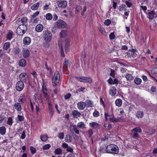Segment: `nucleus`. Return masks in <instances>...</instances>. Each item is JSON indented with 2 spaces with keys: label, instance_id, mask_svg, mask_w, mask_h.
<instances>
[{
  "label": "nucleus",
  "instance_id": "obj_1",
  "mask_svg": "<svg viewBox=\"0 0 157 157\" xmlns=\"http://www.w3.org/2000/svg\"><path fill=\"white\" fill-rule=\"evenodd\" d=\"M106 151L108 153L117 154L119 152L118 147L114 144L108 145L105 148Z\"/></svg>",
  "mask_w": 157,
  "mask_h": 157
},
{
  "label": "nucleus",
  "instance_id": "obj_2",
  "mask_svg": "<svg viewBox=\"0 0 157 157\" xmlns=\"http://www.w3.org/2000/svg\"><path fill=\"white\" fill-rule=\"evenodd\" d=\"M43 37L44 40L47 43L50 42L52 38V34L51 32L46 30L43 31Z\"/></svg>",
  "mask_w": 157,
  "mask_h": 157
},
{
  "label": "nucleus",
  "instance_id": "obj_3",
  "mask_svg": "<svg viewBox=\"0 0 157 157\" xmlns=\"http://www.w3.org/2000/svg\"><path fill=\"white\" fill-rule=\"evenodd\" d=\"M27 27L24 24L20 25L17 29V34L19 35H23L25 33Z\"/></svg>",
  "mask_w": 157,
  "mask_h": 157
},
{
  "label": "nucleus",
  "instance_id": "obj_4",
  "mask_svg": "<svg viewBox=\"0 0 157 157\" xmlns=\"http://www.w3.org/2000/svg\"><path fill=\"white\" fill-rule=\"evenodd\" d=\"M60 75L58 71H56L54 74L52 79V83L54 86H56L58 83Z\"/></svg>",
  "mask_w": 157,
  "mask_h": 157
},
{
  "label": "nucleus",
  "instance_id": "obj_5",
  "mask_svg": "<svg viewBox=\"0 0 157 157\" xmlns=\"http://www.w3.org/2000/svg\"><path fill=\"white\" fill-rule=\"evenodd\" d=\"M75 78L81 82H86L89 83H91L92 82V79L90 77L82 76L75 77Z\"/></svg>",
  "mask_w": 157,
  "mask_h": 157
},
{
  "label": "nucleus",
  "instance_id": "obj_6",
  "mask_svg": "<svg viewBox=\"0 0 157 157\" xmlns=\"http://www.w3.org/2000/svg\"><path fill=\"white\" fill-rule=\"evenodd\" d=\"M66 22L62 20L58 21L55 24V26L59 28H63L66 26Z\"/></svg>",
  "mask_w": 157,
  "mask_h": 157
},
{
  "label": "nucleus",
  "instance_id": "obj_7",
  "mask_svg": "<svg viewBox=\"0 0 157 157\" xmlns=\"http://www.w3.org/2000/svg\"><path fill=\"white\" fill-rule=\"evenodd\" d=\"M24 87V85L23 82L21 81L17 82L16 84V90L20 91H21Z\"/></svg>",
  "mask_w": 157,
  "mask_h": 157
},
{
  "label": "nucleus",
  "instance_id": "obj_8",
  "mask_svg": "<svg viewBox=\"0 0 157 157\" xmlns=\"http://www.w3.org/2000/svg\"><path fill=\"white\" fill-rule=\"evenodd\" d=\"M77 127L76 125L70 124V130L72 132H74L77 134H79V132L78 130Z\"/></svg>",
  "mask_w": 157,
  "mask_h": 157
},
{
  "label": "nucleus",
  "instance_id": "obj_9",
  "mask_svg": "<svg viewBox=\"0 0 157 157\" xmlns=\"http://www.w3.org/2000/svg\"><path fill=\"white\" fill-rule=\"evenodd\" d=\"M86 107L85 102L80 101L77 103L78 108L80 110L84 109Z\"/></svg>",
  "mask_w": 157,
  "mask_h": 157
},
{
  "label": "nucleus",
  "instance_id": "obj_10",
  "mask_svg": "<svg viewBox=\"0 0 157 157\" xmlns=\"http://www.w3.org/2000/svg\"><path fill=\"white\" fill-rule=\"evenodd\" d=\"M72 114L73 117L75 118H77L80 117L81 115L80 112L76 110H72Z\"/></svg>",
  "mask_w": 157,
  "mask_h": 157
},
{
  "label": "nucleus",
  "instance_id": "obj_11",
  "mask_svg": "<svg viewBox=\"0 0 157 157\" xmlns=\"http://www.w3.org/2000/svg\"><path fill=\"white\" fill-rule=\"evenodd\" d=\"M31 40L29 37H25L23 39V44L26 45H29L31 43Z\"/></svg>",
  "mask_w": 157,
  "mask_h": 157
},
{
  "label": "nucleus",
  "instance_id": "obj_12",
  "mask_svg": "<svg viewBox=\"0 0 157 157\" xmlns=\"http://www.w3.org/2000/svg\"><path fill=\"white\" fill-rule=\"evenodd\" d=\"M44 29L43 25L41 24L37 25L35 27V31L38 33L41 32Z\"/></svg>",
  "mask_w": 157,
  "mask_h": 157
},
{
  "label": "nucleus",
  "instance_id": "obj_13",
  "mask_svg": "<svg viewBox=\"0 0 157 157\" xmlns=\"http://www.w3.org/2000/svg\"><path fill=\"white\" fill-rule=\"evenodd\" d=\"M90 126L93 128L97 129L99 126V124L97 122H92L89 123Z\"/></svg>",
  "mask_w": 157,
  "mask_h": 157
},
{
  "label": "nucleus",
  "instance_id": "obj_14",
  "mask_svg": "<svg viewBox=\"0 0 157 157\" xmlns=\"http://www.w3.org/2000/svg\"><path fill=\"white\" fill-rule=\"evenodd\" d=\"M86 126L85 124H84L83 122L82 121L78 122L77 125V126L78 128L82 129H86Z\"/></svg>",
  "mask_w": 157,
  "mask_h": 157
},
{
  "label": "nucleus",
  "instance_id": "obj_15",
  "mask_svg": "<svg viewBox=\"0 0 157 157\" xmlns=\"http://www.w3.org/2000/svg\"><path fill=\"white\" fill-rule=\"evenodd\" d=\"M136 117L138 118H141L143 117L144 113L143 111H138L136 113Z\"/></svg>",
  "mask_w": 157,
  "mask_h": 157
},
{
  "label": "nucleus",
  "instance_id": "obj_16",
  "mask_svg": "<svg viewBox=\"0 0 157 157\" xmlns=\"http://www.w3.org/2000/svg\"><path fill=\"white\" fill-rule=\"evenodd\" d=\"M67 5V2L66 1L61 0L59 2V6L62 8H64Z\"/></svg>",
  "mask_w": 157,
  "mask_h": 157
},
{
  "label": "nucleus",
  "instance_id": "obj_17",
  "mask_svg": "<svg viewBox=\"0 0 157 157\" xmlns=\"http://www.w3.org/2000/svg\"><path fill=\"white\" fill-rule=\"evenodd\" d=\"M128 54L129 57L133 58H135L136 55L135 51L133 50L129 51L128 52Z\"/></svg>",
  "mask_w": 157,
  "mask_h": 157
},
{
  "label": "nucleus",
  "instance_id": "obj_18",
  "mask_svg": "<svg viewBox=\"0 0 157 157\" xmlns=\"http://www.w3.org/2000/svg\"><path fill=\"white\" fill-rule=\"evenodd\" d=\"M25 100V94H21L19 96L18 99V101L19 102H24V101Z\"/></svg>",
  "mask_w": 157,
  "mask_h": 157
},
{
  "label": "nucleus",
  "instance_id": "obj_19",
  "mask_svg": "<svg viewBox=\"0 0 157 157\" xmlns=\"http://www.w3.org/2000/svg\"><path fill=\"white\" fill-rule=\"evenodd\" d=\"M15 109L18 111H20L21 110V106L19 102H17L14 105Z\"/></svg>",
  "mask_w": 157,
  "mask_h": 157
},
{
  "label": "nucleus",
  "instance_id": "obj_20",
  "mask_svg": "<svg viewBox=\"0 0 157 157\" xmlns=\"http://www.w3.org/2000/svg\"><path fill=\"white\" fill-rule=\"evenodd\" d=\"M23 55L24 57H27L29 55V52L27 48H23Z\"/></svg>",
  "mask_w": 157,
  "mask_h": 157
},
{
  "label": "nucleus",
  "instance_id": "obj_21",
  "mask_svg": "<svg viewBox=\"0 0 157 157\" xmlns=\"http://www.w3.org/2000/svg\"><path fill=\"white\" fill-rule=\"evenodd\" d=\"M156 15V13L153 11H151L149 12L148 14L147 17L150 19H153L155 15Z\"/></svg>",
  "mask_w": 157,
  "mask_h": 157
},
{
  "label": "nucleus",
  "instance_id": "obj_22",
  "mask_svg": "<svg viewBox=\"0 0 157 157\" xmlns=\"http://www.w3.org/2000/svg\"><path fill=\"white\" fill-rule=\"evenodd\" d=\"M70 40L68 38L66 39L65 40V49L66 51H68L69 48Z\"/></svg>",
  "mask_w": 157,
  "mask_h": 157
},
{
  "label": "nucleus",
  "instance_id": "obj_23",
  "mask_svg": "<svg viewBox=\"0 0 157 157\" xmlns=\"http://www.w3.org/2000/svg\"><path fill=\"white\" fill-rule=\"evenodd\" d=\"M65 140L66 142L70 143L72 141V138L71 136L70 135H67L65 137Z\"/></svg>",
  "mask_w": 157,
  "mask_h": 157
},
{
  "label": "nucleus",
  "instance_id": "obj_24",
  "mask_svg": "<svg viewBox=\"0 0 157 157\" xmlns=\"http://www.w3.org/2000/svg\"><path fill=\"white\" fill-rule=\"evenodd\" d=\"M85 103L86 107H91L93 106V102L90 100H87Z\"/></svg>",
  "mask_w": 157,
  "mask_h": 157
},
{
  "label": "nucleus",
  "instance_id": "obj_25",
  "mask_svg": "<svg viewBox=\"0 0 157 157\" xmlns=\"http://www.w3.org/2000/svg\"><path fill=\"white\" fill-rule=\"evenodd\" d=\"M13 34V33L12 31H9L8 32L6 36L7 39L10 40L12 38Z\"/></svg>",
  "mask_w": 157,
  "mask_h": 157
},
{
  "label": "nucleus",
  "instance_id": "obj_26",
  "mask_svg": "<svg viewBox=\"0 0 157 157\" xmlns=\"http://www.w3.org/2000/svg\"><path fill=\"white\" fill-rule=\"evenodd\" d=\"M98 29L101 33L103 36H105L106 35V33L105 29L100 26H98Z\"/></svg>",
  "mask_w": 157,
  "mask_h": 157
},
{
  "label": "nucleus",
  "instance_id": "obj_27",
  "mask_svg": "<svg viewBox=\"0 0 157 157\" xmlns=\"http://www.w3.org/2000/svg\"><path fill=\"white\" fill-rule=\"evenodd\" d=\"M109 93L112 96H114L116 94V89L115 87H112L110 90Z\"/></svg>",
  "mask_w": 157,
  "mask_h": 157
},
{
  "label": "nucleus",
  "instance_id": "obj_28",
  "mask_svg": "<svg viewBox=\"0 0 157 157\" xmlns=\"http://www.w3.org/2000/svg\"><path fill=\"white\" fill-rule=\"evenodd\" d=\"M48 138V136L46 134L41 135L40 136V139L43 141H46L47 140Z\"/></svg>",
  "mask_w": 157,
  "mask_h": 157
},
{
  "label": "nucleus",
  "instance_id": "obj_29",
  "mask_svg": "<svg viewBox=\"0 0 157 157\" xmlns=\"http://www.w3.org/2000/svg\"><path fill=\"white\" fill-rule=\"evenodd\" d=\"M6 132V128L5 126L0 127V134L2 135H4Z\"/></svg>",
  "mask_w": 157,
  "mask_h": 157
},
{
  "label": "nucleus",
  "instance_id": "obj_30",
  "mask_svg": "<svg viewBox=\"0 0 157 157\" xmlns=\"http://www.w3.org/2000/svg\"><path fill=\"white\" fill-rule=\"evenodd\" d=\"M39 3L37 2V3L34 4L31 7V9L33 10H37L39 6Z\"/></svg>",
  "mask_w": 157,
  "mask_h": 157
},
{
  "label": "nucleus",
  "instance_id": "obj_31",
  "mask_svg": "<svg viewBox=\"0 0 157 157\" xmlns=\"http://www.w3.org/2000/svg\"><path fill=\"white\" fill-rule=\"evenodd\" d=\"M135 83L137 85H140L142 82V80L141 79L138 78H135L134 80Z\"/></svg>",
  "mask_w": 157,
  "mask_h": 157
},
{
  "label": "nucleus",
  "instance_id": "obj_32",
  "mask_svg": "<svg viewBox=\"0 0 157 157\" xmlns=\"http://www.w3.org/2000/svg\"><path fill=\"white\" fill-rule=\"evenodd\" d=\"M127 80L128 81L132 80L134 79V77L132 75L128 73L125 76Z\"/></svg>",
  "mask_w": 157,
  "mask_h": 157
},
{
  "label": "nucleus",
  "instance_id": "obj_33",
  "mask_svg": "<svg viewBox=\"0 0 157 157\" xmlns=\"http://www.w3.org/2000/svg\"><path fill=\"white\" fill-rule=\"evenodd\" d=\"M19 65L20 66L24 67L26 64V61L24 59H21L19 61Z\"/></svg>",
  "mask_w": 157,
  "mask_h": 157
},
{
  "label": "nucleus",
  "instance_id": "obj_34",
  "mask_svg": "<svg viewBox=\"0 0 157 157\" xmlns=\"http://www.w3.org/2000/svg\"><path fill=\"white\" fill-rule=\"evenodd\" d=\"M115 104L118 107L120 106L122 104V101L120 99H117L115 101Z\"/></svg>",
  "mask_w": 157,
  "mask_h": 157
},
{
  "label": "nucleus",
  "instance_id": "obj_35",
  "mask_svg": "<svg viewBox=\"0 0 157 157\" xmlns=\"http://www.w3.org/2000/svg\"><path fill=\"white\" fill-rule=\"evenodd\" d=\"M118 9L120 11H125L126 10V6L123 4L119 6Z\"/></svg>",
  "mask_w": 157,
  "mask_h": 157
},
{
  "label": "nucleus",
  "instance_id": "obj_36",
  "mask_svg": "<svg viewBox=\"0 0 157 157\" xmlns=\"http://www.w3.org/2000/svg\"><path fill=\"white\" fill-rule=\"evenodd\" d=\"M54 152L55 154L57 155L61 154L62 153V150L60 148H58L55 150Z\"/></svg>",
  "mask_w": 157,
  "mask_h": 157
},
{
  "label": "nucleus",
  "instance_id": "obj_37",
  "mask_svg": "<svg viewBox=\"0 0 157 157\" xmlns=\"http://www.w3.org/2000/svg\"><path fill=\"white\" fill-rule=\"evenodd\" d=\"M10 47V44L8 42L5 43L3 45V49L5 50H7Z\"/></svg>",
  "mask_w": 157,
  "mask_h": 157
},
{
  "label": "nucleus",
  "instance_id": "obj_38",
  "mask_svg": "<svg viewBox=\"0 0 157 157\" xmlns=\"http://www.w3.org/2000/svg\"><path fill=\"white\" fill-rule=\"evenodd\" d=\"M42 91L44 96L46 98V100H48H48L49 99V96L47 92H45V90H44L43 89Z\"/></svg>",
  "mask_w": 157,
  "mask_h": 157
},
{
  "label": "nucleus",
  "instance_id": "obj_39",
  "mask_svg": "<svg viewBox=\"0 0 157 157\" xmlns=\"http://www.w3.org/2000/svg\"><path fill=\"white\" fill-rule=\"evenodd\" d=\"M141 129L139 127L135 128L131 130L132 132H141Z\"/></svg>",
  "mask_w": 157,
  "mask_h": 157
},
{
  "label": "nucleus",
  "instance_id": "obj_40",
  "mask_svg": "<svg viewBox=\"0 0 157 157\" xmlns=\"http://www.w3.org/2000/svg\"><path fill=\"white\" fill-rule=\"evenodd\" d=\"M45 17L47 20H50L52 19V16L51 13H49L46 15Z\"/></svg>",
  "mask_w": 157,
  "mask_h": 157
},
{
  "label": "nucleus",
  "instance_id": "obj_41",
  "mask_svg": "<svg viewBox=\"0 0 157 157\" xmlns=\"http://www.w3.org/2000/svg\"><path fill=\"white\" fill-rule=\"evenodd\" d=\"M7 124L10 125L11 126L13 124V119L11 117H9L8 118L7 121Z\"/></svg>",
  "mask_w": 157,
  "mask_h": 157
},
{
  "label": "nucleus",
  "instance_id": "obj_42",
  "mask_svg": "<svg viewBox=\"0 0 157 157\" xmlns=\"http://www.w3.org/2000/svg\"><path fill=\"white\" fill-rule=\"evenodd\" d=\"M66 33L65 31L62 30L60 33V37L62 38L65 37L66 36Z\"/></svg>",
  "mask_w": 157,
  "mask_h": 157
},
{
  "label": "nucleus",
  "instance_id": "obj_43",
  "mask_svg": "<svg viewBox=\"0 0 157 157\" xmlns=\"http://www.w3.org/2000/svg\"><path fill=\"white\" fill-rule=\"evenodd\" d=\"M51 145L49 144H47L43 146L42 148L44 150L48 149L51 147Z\"/></svg>",
  "mask_w": 157,
  "mask_h": 157
},
{
  "label": "nucleus",
  "instance_id": "obj_44",
  "mask_svg": "<svg viewBox=\"0 0 157 157\" xmlns=\"http://www.w3.org/2000/svg\"><path fill=\"white\" fill-rule=\"evenodd\" d=\"M116 37V36L114 32H113L110 34L109 35V39L111 40H112L113 39H114Z\"/></svg>",
  "mask_w": 157,
  "mask_h": 157
},
{
  "label": "nucleus",
  "instance_id": "obj_45",
  "mask_svg": "<svg viewBox=\"0 0 157 157\" xmlns=\"http://www.w3.org/2000/svg\"><path fill=\"white\" fill-rule=\"evenodd\" d=\"M48 109L49 113V114L51 117H52L53 114H54V111L53 110V108L52 107H48Z\"/></svg>",
  "mask_w": 157,
  "mask_h": 157
},
{
  "label": "nucleus",
  "instance_id": "obj_46",
  "mask_svg": "<svg viewBox=\"0 0 157 157\" xmlns=\"http://www.w3.org/2000/svg\"><path fill=\"white\" fill-rule=\"evenodd\" d=\"M64 137V134L63 132H60L58 135V138L61 140L63 139Z\"/></svg>",
  "mask_w": 157,
  "mask_h": 157
},
{
  "label": "nucleus",
  "instance_id": "obj_47",
  "mask_svg": "<svg viewBox=\"0 0 157 157\" xmlns=\"http://www.w3.org/2000/svg\"><path fill=\"white\" fill-rule=\"evenodd\" d=\"M21 21L23 24H24L27 22V19L26 17H23L21 18Z\"/></svg>",
  "mask_w": 157,
  "mask_h": 157
},
{
  "label": "nucleus",
  "instance_id": "obj_48",
  "mask_svg": "<svg viewBox=\"0 0 157 157\" xmlns=\"http://www.w3.org/2000/svg\"><path fill=\"white\" fill-rule=\"evenodd\" d=\"M13 51L14 54H17L20 51L19 48H15L13 49Z\"/></svg>",
  "mask_w": 157,
  "mask_h": 157
},
{
  "label": "nucleus",
  "instance_id": "obj_49",
  "mask_svg": "<svg viewBox=\"0 0 157 157\" xmlns=\"http://www.w3.org/2000/svg\"><path fill=\"white\" fill-rule=\"evenodd\" d=\"M31 153L32 154H34L36 152V149L33 147L31 146L30 147Z\"/></svg>",
  "mask_w": 157,
  "mask_h": 157
},
{
  "label": "nucleus",
  "instance_id": "obj_50",
  "mask_svg": "<svg viewBox=\"0 0 157 157\" xmlns=\"http://www.w3.org/2000/svg\"><path fill=\"white\" fill-rule=\"evenodd\" d=\"M109 117V120L112 122H114L115 118H114V115H110Z\"/></svg>",
  "mask_w": 157,
  "mask_h": 157
},
{
  "label": "nucleus",
  "instance_id": "obj_51",
  "mask_svg": "<svg viewBox=\"0 0 157 157\" xmlns=\"http://www.w3.org/2000/svg\"><path fill=\"white\" fill-rule=\"evenodd\" d=\"M111 22V21L109 19H107L104 22V24L107 26L109 25Z\"/></svg>",
  "mask_w": 157,
  "mask_h": 157
},
{
  "label": "nucleus",
  "instance_id": "obj_52",
  "mask_svg": "<svg viewBox=\"0 0 157 157\" xmlns=\"http://www.w3.org/2000/svg\"><path fill=\"white\" fill-rule=\"evenodd\" d=\"M59 46L60 48H63V40L62 39H60L58 41Z\"/></svg>",
  "mask_w": 157,
  "mask_h": 157
},
{
  "label": "nucleus",
  "instance_id": "obj_53",
  "mask_svg": "<svg viewBox=\"0 0 157 157\" xmlns=\"http://www.w3.org/2000/svg\"><path fill=\"white\" fill-rule=\"evenodd\" d=\"M93 132L92 130L91 129H90L88 130V134L90 137H91L93 134Z\"/></svg>",
  "mask_w": 157,
  "mask_h": 157
},
{
  "label": "nucleus",
  "instance_id": "obj_54",
  "mask_svg": "<svg viewBox=\"0 0 157 157\" xmlns=\"http://www.w3.org/2000/svg\"><path fill=\"white\" fill-rule=\"evenodd\" d=\"M17 118L18 120L20 121H23L24 118L23 116H20L19 115H18L17 116Z\"/></svg>",
  "mask_w": 157,
  "mask_h": 157
},
{
  "label": "nucleus",
  "instance_id": "obj_55",
  "mask_svg": "<svg viewBox=\"0 0 157 157\" xmlns=\"http://www.w3.org/2000/svg\"><path fill=\"white\" fill-rule=\"evenodd\" d=\"M99 113L98 111H95L93 113V115L94 117H97L99 115Z\"/></svg>",
  "mask_w": 157,
  "mask_h": 157
},
{
  "label": "nucleus",
  "instance_id": "obj_56",
  "mask_svg": "<svg viewBox=\"0 0 157 157\" xmlns=\"http://www.w3.org/2000/svg\"><path fill=\"white\" fill-rule=\"evenodd\" d=\"M151 74L153 75L157 74V69H151Z\"/></svg>",
  "mask_w": 157,
  "mask_h": 157
},
{
  "label": "nucleus",
  "instance_id": "obj_57",
  "mask_svg": "<svg viewBox=\"0 0 157 157\" xmlns=\"http://www.w3.org/2000/svg\"><path fill=\"white\" fill-rule=\"evenodd\" d=\"M5 119V117L4 116H2V115L0 114V124Z\"/></svg>",
  "mask_w": 157,
  "mask_h": 157
},
{
  "label": "nucleus",
  "instance_id": "obj_58",
  "mask_svg": "<svg viewBox=\"0 0 157 157\" xmlns=\"http://www.w3.org/2000/svg\"><path fill=\"white\" fill-rule=\"evenodd\" d=\"M25 131H24L22 132V134L21 136V138L22 139H23L25 138Z\"/></svg>",
  "mask_w": 157,
  "mask_h": 157
},
{
  "label": "nucleus",
  "instance_id": "obj_59",
  "mask_svg": "<svg viewBox=\"0 0 157 157\" xmlns=\"http://www.w3.org/2000/svg\"><path fill=\"white\" fill-rule=\"evenodd\" d=\"M138 136V134L137 133L134 132L133 133V135L132 137V138L134 139H136Z\"/></svg>",
  "mask_w": 157,
  "mask_h": 157
},
{
  "label": "nucleus",
  "instance_id": "obj_60",
  "mask_svg": "<svg viewBox=\"0 0 157 157\" xmlns=\"http://www.w3.org/2000/svg\"><path fill=\"white\" fill-rule=\"evenodd\" d=\"M39 12L38 11H37L35 13H34L32 15V17L33 18L35 17L36 16H37L38 14H39Z\"/></svg>",
  "mask_w": 157,
  "mask_h": 157
},
{
  "label": "nucleus",
  "instance_id": "obj_61",
  "mask_svg": "<svg viewBox=\"0 0 157 157\" xmlns=\"http://www.w3.org/2000/svg\"><path fill=\"white\" fill-rule=\"evenodd\" d=\"M49 9V5L48 4H46L43 7L44 10H47Z\"/></svg>",
  "mask_w": 157,
  "mask_h": 157
},
{
  "label": "nucleus",
  "instance_id": "obj_62",
  "mask_svg": "<svg viewBox=\"0 0 157 157\" xmlns=\"http://www.w3.org/2000/svg\"><path fill=\"white\" fill-rule=\"evenodd\" d=\"M71 96V94L70 93H68L65 96V98L66 99H69Z\"/></svg>",
  "mask_w": 157,
  "mask_h": 157
},
{
  "label": "nucleus",
  "instance_id": "obj_63",
  "mask_svg": "<svg viewBox=\"0 0 157 157\" xmlns=\"http://www.w3.org/2000/svg\"><path fill=\"white\" fill-rule=\"evenodd\" d=\"M140 8L144 11H146L147 10V7L145 6H140Z\"/></svg>",
  "mask_w": 157,
  "mask_h": 157
},
{
  "label": "nucleus",
  "instance_id": "obj_64",
  "mask_svg": "<svg viewBox=\"0 0 157 157\" xmlns=\"http://www.w3.org/2000/svg\"><path fill=\"white\" fill-rule=\"evenodd\" d=\"M125 3L129 7H131L132 5V4L131 3L127 1L125 2Z\"/></svg>",
  "mask_w": 157,
  "mask_h": 157
}]
</instances>
